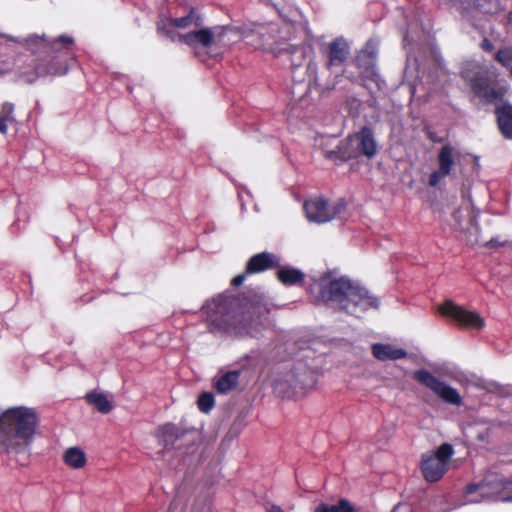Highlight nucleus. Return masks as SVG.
Listing matches in <instances>:
<instances>
[{
  "label": "nucleus",
  "mask_w": 512,
  "mask_h": 512,
  "mask_svg": "<svg viewBox=\"0 0 512 512\" xmlns=\"http://www.w3.org/2000/svg\"><path fill=\"white\" fill-rule=\"evenodd\" d=\"M32 53H45L46 58L36 64L33 70L19 69V76L25 82L31 84L39 77L61 76L66 74L68 66L65 56L71 51L74 40L68 35H61L49 40L43 35H30L19 41Z\"/></svg>",
  "instance_id": "1"
},
{
  "label": "nucleus",
  "mask_w": 512,
  "mask_h": 512,
  "mask_svg": "<svg viewBox=\"0 0 512 512\" xmlns=\"http://www.w3.org/2000/svg\"><path fill=\"white\" fill-rule=\"evenodd\" d=\"M319 301L328 308L345 311L354 316L379 307V300L359 283L347 277L322 279L319 284Z\"/></svg>",
  "instance_id": "2"
},
{
  "label": "nucleus",
  "mask_w": 512,
  "mask_h": 512,
  "mask_svg": "<svg viewBox=\"0 0 512 512\" xmlns=\"http://www.w3.org/2000/svg\"><path fill=\"white\" fill-rule=\"evenodd\" d=\"M39 422L35 408L14 406L0 414V445L9 454H21L29 449Z\"/></svg>",
  "instance_id": "3"
},
{
  "label": "nucleus",
  "mask_w": 512,
  "mask_h": 512,
  "mask_svg": "<svg viewBox=\"0 0 512 512\" xmlns=\"http://www.w3.org/2000/svg\"><path fill=\"white\" fill-rule=\"evenodd\" d=\"M277 31L275 25H256L251 32H245L244 39L247 44L255 48L269 49L279 53L286 52L291 55V64L294 68L301 66L306 67L308 82L311 84L316 81L317 67L312 62L314 54L313 48L309 44H287L282 47L281 44L274 46L271 41L274 38V33Z\"/></svg>",
  "instance_id": "4"
},
{
  "label": "nucleus",
  "mask_w": 512,
  "mask_h": 512,
  "mask_svg": "<svg viewBox=\"0 0 512 512\" xmlns=\"http://www.w3.org/2000/svg\"><path fill=\"white\" fill-rule=\"evenodd\" d=\"M230 307V300L227 297L222 296L208 301L203 306L204 313L207 316V321L213 330L218 329L230 331L233 328L239 333H246L254 336L255 327L261 323L260 317L268 313V308L266 306H259L257 307L259 315L256 319H251L250 323H247L246 317H244L243 323L239 322L238 326H234V315H232Z\"/></svg>",
  "instance_id": "5"
},
{
  "label": "nucleus",
  "mask_w": 512,
  "mask_h": 512,
  "mask_svg": "<svg viewBox=\"0 0 512 512\" xmlns=\"http://www.w3.org/2000/svg\"><path fill=\"white\" fill-rule=\"evenodd\" d=\"M377 152L378 145L374 133L370 127L364 126L357 133L351 134L341 141L337 150L327 152L326 156L346 161L359 156L373 158Z\"/></svg>",
  "instance_id": "6"
},
{
  "label": "nucleus",
  "mask_w": 512,
  "mask_h": 512,
  "mask_svg": "<svg viewBox=\"0 0 512 512\" xmlns=\"http://www.w3.org/2000/svg\"><path fill=\"white\" fill-rule=\"evenodd\" d=\"M454 454L451 444L443 443L435 451H428L421 457V472L428 482L439 481L448 471L449 462Z\"/></svg>",
  "instance_id": "7"
},
{
  "label": "nucleus",
  "mask_w": 512,
  "mask_h": 512,
  "mask_svg": "<svg viewBox=\"0 0 512 512\" xmlns=\"http://www.w3.org/2000/svg\"><path fill=\"white\" fill-rule=\"evenodd\" d=\"M511 481L505 480L495 472H489L484 480L478 484H470L466 487V498L468 503H480L493 500L497 495L511 485Z\"/></svg>",
  "instance_id": "8"
},
{
  "label": "nucleus",
  "mask_w": 512,
  "mask_h": 512,
  "mask_svg": "<svg viewBox=\"0 0 512 512\" xmlns=\"http://www.w3.org/2000/svg\"><path fill=\"white\" fill-rule=\"evenodd\" d=\"M413 377L416 381L432 390L443 401L456 406L462 404V398L458 391L435 377L429 371L425 369L417 370L414 372Z\"/></svg>",
  "instance_id": "9"
},
{
  "label": "nucleus",
  "mask_w": 512,
  "mask_h": 512,
  "mask_svg": "<svg viewBox=\"0 0 512 512\" xmlns=\"http://www.w3.org/2000/svg\"><path fill=\"white\" fill-rule=\"evenodd\" d=\"M438 311L464 328L482 329L485 325L484 319L477 312L467 310L451 300H446L440 305Z\"/></svg>",
  "instance_id": "10"
},
{
  "label": "nucleus",
  "mask_w": 512,
  "mask_h": 512,
  "mask_svg": "<svg viewBox=\"0 0 512 512\" xmlns=\"http://www.w3.org/2000/svg\"><path fill=\"white\" fill-rule=\"evenodd\" d=\"M304 210L309 221L325 223L334 219L342 211V206H331L327 200L318 197L307 200L304 203Z\"/></svg>",
  "instance_id": "11"
},
{
  "label": "nucleus",
  "mask_w": 512,
  "mask_h": 512,
  "mask_svg": "<svg viewBox=\"0 0 512 512\" xmlns=\"http://www.w3.org/2000/svg\"><path fill=\"white\" fill-rule=\"evenodd\" d=\"M457 154L455 148L449 144L441 147L437 156L438 167L429 175L428 185L430 187H437L445 177L452 174Z\"/></svg>",
  "instance_id": "12"
},
{
  "label": "nucleus",
  "mask_w": 512,
  "mask_h": 512,
  "mask_svg": "<svg viewBox=\"0 0 512 512\" xmlns=\"http://www.w3.org/2000/svg\"><path fill=\"white\" fill-rule=\"evenodd\" d=\"M193 17L191 15H187L181 18H167L162 19L158 22V30L165 34L172 41H179V35L181 33L177 32V29H185L192 25Z\"/></svg>",
  "instance_id": "13"
},
{
  "label": "nucleus",
  "mask_w": 512,
  "mask_h": 512,
  "mask_svg": "<svg viewBox=\"0 0 512 512\" xmlns=\"http://www.w3.org/2000/svg\"><path fill=\"white\" fill-rule=\"evenodd\" d=\"M349 54V45L347 41L342 38H336L328 44V61L329 68L342 65Z\"/></svg>",
  "instance_id": "14"
},
{
  "label": "nucleus",
  "mask_w": 512,
  "mask_h": 512,
  "mask_svg": "<svg viewBox=\"0 0 512 512\" xmlns=\"http://www.w3.org/2000/svg\"><path fill=\"white\" fill-rule=\"evenodd\" d=\"M179 41L191 47L203 46L208 47L215 41V34L212 30L200 29L189 32L185 35H179Z\"/></svg>",
  "instance_id": "15"
},
{
  "label": "nucleus",
  "mask_w": 512,
  "mask_h": 512,
  "mask_svg": "<svg viewBox=\"0 0 512 512\" xmlns=\"http://www.w3.org/2000/svg\"><path fill=\"white\" fill-rule=\"evenodd\" d=\"M373 356L380 361L406 358L407 352L391 344L376 343L372 345Z\"/></svg>",
  "instance_id": "16"
},
{
  "label": "nucleus",
  "mask_w": 512,
  "mask_h": 512,
  "mask_svg": "<svg viewBox=\"0 0 512 512\" xmlns=\"http://www.w3.org/2000/svg\"><path fill=\"white\" fill-rule=\"evenodd\" d=\"M278 265V259L275 255L263 252L254 255L248 262L246 273H258Z\"/></svg>",
  "instance_id": "17"
},
{
  "label": "nucleus",
  "mask_w": 512,
  "mask_h": 512,
  "mask_svg": "<svg viewBox=\"0 0 512 512\" xmlns=\"http://www.w3.org/2000/svg\"><path fill=\"white\" fill-rule=\"evenodd\" d=\"M377 55L376 44L372 41L367 42L366 46L361 50L357 56V64L360 68L365 67L366 72L370 76H377L374 67V60Z\"/></svg>",
  "instance_id": "18"
},
{
  "label": "nucleus",
  "mask_w": 512,
  "mask_h": 512,
  "mask_svg": "<svg viewBox=\"0 0 512 512\" xmlns=\"http://www.w3.org/2000/svg\"><path fill=\"white\" fill-rule=\"evenodd\" d=\"M496 115L500 132L506 139L512 140V105L497 108Z\"/></svg>",
  "instance_id": "19"
},
{
  "label": "nucleus",
  "mask_w": 512,
  "mask_h": 512,
  "mask_svg": "<svg viewBox=\"0 0 512 512\" xmlns=\"http://www.w3.org/2000/svg\"><path fill=\"white\" fill-rule=\"evenodd\" d=\"M239 371H229L216 379L215 387L219 393L225 394L233 390L239 381Z\"/></svg>",
  "instance_id": "20"
},
{
  "label": "nucleus",
  "mask_w": 512,
  "mask_h": 512,
  "mask_svg": "<svg viewBox=\"0 0 512 512\" xmlns=\"http://www.w3.org/2000/svg\"><path fill=\"white\" fill-rule=\"evenodd\" d=\"M472 90L477 96L485 99L486 101H493L498 97V93L495 89L482 77L474 79L472 82Z\"/></svg>",
  "instance_id": "21"
},
{
  "label": "nucleus",
  "mask_w": 512,
  "mask_h": 512,
  "mask_svg": "<svg viewBox=\"0 0 512 512\" xmlns=\"http://www.w3.org/2000/svg\"><path fill=\"white\" fill-rule=\"evenodd\" d=\"M63 460L66 465L73 469H80L86 463L84 451L78 447H70L63 454Z\"/></svg>",
  "instance_id": "22"
},
{
  "label": "nucleus",
  "mask_w": 512,
  "mask_h": 512,
  "mask_svg": "<svg viewBox=\"0 0 512 512\" xmlns=\"http://www.w3.org/2000/svg\"><path fill=\"white\" fill-rule=\"evenodd\" d=\"M303 273L294 268L284 267L278 271V279L285 285H293L303 279Z\"/></svg>",
  "instance_id": "23"
},
{
  "label": "nucleus",
  "mask_w": 512,
  "mask_h": 512,
  "mask_svg": "<svg viewBox=\"0 0 512 512\" xmlns=\"http://www.w3.org/2000/svg\"><path fill=\"white\" fill-rule=\"evenodd\" d=\"M87 401L94 405L101 413H108L112 409V404L106 395L102 393H89L86 396Z\"/></svg>",
  "instance_id": "24"
},
{
  "label": "nucleus",
  "mask_w": 512,
  "mask_h": 512,
  "mask_svg": "<svg viewBox=\"0 0 512 512\" xmlns=\"http://www.w3.org/2000/svg\"><path fill=\"white\" fill-rule=\"evenodd\" d=\"M14 105L10 102H5L0 110V133L5 134L8 130V124L15 121Z\"/></svg>",
  "instance_id": "25"
},
{
  "label": "nucleus",
  "mask_w": 512,
  "mask_h": 512,
  "mask_svg": "<svg viewBox=\"0 0 512 512\" xmlns=\"http://www.w3.org/2000/svg\"><path fill=\"white\" fill-rule=\"evenodd\" d=\"M315 512H354V508L347 500L341 499L336 505L320 503Z\"/></svg>",
  "instance_id": "26"
},
{
  "label": "nucleus",
  "mask_w": 512,
  "mask_h": 512,
  "mask_svg": "<svg viewBox=\"0 0 512 512\" xmlns=\"http://www.w3.org/2000/svg\"><path fill=\"white\" fill-rule=\"evenodd\" d=\"M161 431L165 446L172 445L179 435L178 428L173 424L164 425Z\"/></svg>",
  "instance_id": "27"
},
{
  "label": "nucleus",
  "mask_w": 512,
  "mask_h": 512,
  "mask_svg": "<svg viewBox=\"0 0 512 512\" xmlns=\"http://www.w3.org/2000/svg\"><path fill=\"white\" fill-rule=\"evenodd\" d=\"M198 407L200 411L208 413L214 407V396L211 393H203L198 399Z\"/></svg>",
  "instance_id": "28"
},
{
  "label": "nucleus",
  "mask_w": 512,
  "mask_h": 512,
  "mask_svg": "<svg viewBox=\"0 0 512 512\" xmlns=\"http://www.w3.org/2000/svg\"><path fill=\"white\" fill-rule=\"evenodd\" d=\"M476 7L485 13H494L500 9V0H476Z\"/></svg>",
  "instance_id": "29"
},
{
  "label": "nucleus",
  "mask_w": 512,
  "mask_h": 512,
  "mask_svg": "<svg viewBox=\"0 0 512 512\" xmlns=\"http://www.w3.org/2000/svg\"><path fill=\"white\" fill-rule=\"evenodd\" d=\"M496 59L504 66L509 67L512 63V48H504L497 52Z\"/></svg>",
  "instance_id": "30"
},
{
  "label": "nucleus",
  "mask_w": 512,
  "mask_h": 512,
  "mask_svg": "<svg viewBox=\"0 0 512 512\" xmlns=\"http://www.w3.org/2000/svg\"><path fill=\"white\" fill-rule=\"evenodd\" d=\"M245 278H246V274H240V275L236 276L235 278H233L231 283L233 286H240L245 281Z\"/></svg>",
  "instance_id": "31"
},
{
  "label": "nucleus",
  "mask_w": 512,
  "mask_h": 512,
  "mask_svg": "<svg viewBox=\"0 0 512 512\" xmlns=\"http://www.w3.org/2000/svg\"><path fill=\"white\" fill-rule=\"evenodd\" d=\"M266 511L267 512H284L280 506L268 503L266 505Z\"/></svg>",
  "instance_id": "32"
},
{
  "label": "nucleus",
  "mask_w": 512,
  "mask_h": 512,
  "mask_svg": "<svg viewBox=\"0 0 512 512\" xmlns=\"http://www.w3.org/2000/svg\"><path fill=\"white\" fill-rule=\"evenodd\" d=\"M292 29V26L290 24H285L281 30L282 33H287Z\"/></svg>",
  "instance_id": "33"
},
{
  "label": "nucleus",
  "mask_w": 512,
  "mask_h": 512,
  "mask_svg": "<svg viewBox=\"0 0 512 512\" xmlns=\"http://www.w3.org/2000/svg\"><path fill=\"white\" fill-rule=\"evenodd\" d=\"M508 22H512V11L508 14Z\"/></svg>",
  "instance_id": "34"
},
{
  "label": "nucleus",
  "mask_w": 512,
  "mask_h": 512,
  "mask_svg": "<svg viewBox=\"0 0 512 512\" xmlns=\"http://www.w3.org/2000/svg\"><path fill=\"white\" fill-rule=\"evenodd\" d=\"M293 73H294V75H293V78H294V79H297L298 81H301V80H302L301 78H299V77H297V76H296L295 71H294Z\"/></svg>",
  "instance_id": "35"
},
{
  "label": "nucleus",
  "mask_w": 512,
  "mask_h": 512,
  "mask_svg": "<svg viewBox=\"0 0 512 512\" xmlns=\"http://www.w3.org/2000/svg\"><path fill=\"white\" fill-rule=\"evenodd\" d=\"M490 245H495L496 244V241L494 239L490 240L489 243Z\"/></svg>",
  "instance_id": "36"
},
{
  "label": "nucleus",
  "mask_w": 512,
  "mask_h": 512,
  "mask_svg": "<svg viewBox=\"0 0 512 512\" xmlns=\"http://www.w3.org/2000/svg\"><path fill=\"white\" fill-rule=\"evenodd\" d=\"M478 439L483 440V439H484V437H483L482 435H479V436H478Z\"/></svg>",
  "instance_id": "37"
},
{
  "label": "nucleus",
  "mask_w": 512,
  "mask_h": 512,
  "mask_svg": "<svg viewBox=\"0 0 512 512\" xmlns=\"http://www.w3.org/2000/svg\"><path fill=\"white\" fill-rule=\"evenodd\" d=\"M511 75H512V68L510 69Z\"/></svg>",
  "instance_id": "38"
},
{
  "label": "nucleus",
  "mask_w": 512,
  "mask_h": 512,
  "mask_svg": "<svg viewBox=\"0 0 512 512\" xmlns=\"http://www.w3.org/2000/svg\"><path fill=\"white\" fill-rule=\"evenodd\" d=\"M2 73H3V72H2V71H0V75H2Z\"/></svg>",
  "instance_id": "39"
},
{
  "label": "nucleus",
  "mask_w": 512,
  "mask_h": 512,
  "mask_svg": "<svg viewBox=\"0 0 512 512\" xmlns=\"http://www.w3.org/2000/svg\"><path fill=\"white\" fill-rule=\"evenodd\" d=\"M391 512H395V509L393 511H391Z\"/></svg>",
  "instance_id": "40"
}]
</instances>
